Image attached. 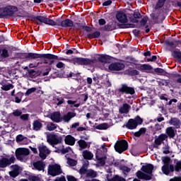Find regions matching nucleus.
I'll use <instances>...</instances> for the list:
<instances>
[{
  "instance_id": "a18cd8bd",
  "label": "nucleus",
  "mask_w": 181,
  "mask_h": 181,
  "mask_svg": "<svg viewBox=\"0 0 181 181\" xmlns=\"http://www.w3.org/2000/svg\"><path fill=\"white\" fill-rule=\"evenodd\" d=\"M139 70H152V66L144 64L139 66Z\"/></svg>"
},
{
  "instance_id": "7ed1b4c3",
  "label": "nucleus",
  "mask_w": 181,
  "mask_h": 181,
  "mask_svg": "<svg viewBox=\"0 0 181 181\" xmlns=\"http://www.w3.org/2000/svg\"><path fill=\"white\" fill-rule=\"evenodd\" d=\"M29 18L33 22H35V21H38L35 22L36 25H42V23H45V25H49V26H61L62 28V25L63 23V21H62V18H60L54 21L43 16H29Z\"/></svg>"
},
{
  "instance_id": "412c9836",
  "label": "nucleus",
  "mask_w": 181,
  "mask_h": 181,
  "mask_svg": "<svg viewBox=\"0 0 181 181\" xmlns=\"http://www.w3.org/2000/svg\"><path fill=\"white\" fill-rule=\"evenodd\" d=\"M153 169H154L153 165L148 163L145 165H143L141 170H142V172H144V173H146L147 175H152V172H153Z\"/></svg>"
},
{
  "instance_id": "7c9ffc66",
  "label": "nucleus",
  "mask_w": 181,
  "mask_h": 181,
  "mask_svg": "<svg viewBox=\"0 0 181 181\" xmlns=\"http://www.w3.org/2000/svg\"><path fill=\"white\" fill-rule=\"evenodd\" d=\"M129 108H131V105L128 103H124L122 107L119 109V112L120 114H128L129 112Z\"/></svg>"
},
{
  "instance_id": "423d86ee",
  "label": "nucleus",
  "mask_w": 181,
  "mask_h": 181,
  "mask_svg": "<svg viewBox=\"0 0 181 181\" xmlns=\"http://www.w3.org/2000/svg\"><path fill=\"white\" fill-rule=\"evenodd\" d=\"M116 93L119 95H124V94L134 95L135 94V88L128 86L127 83H122L120 88L116 90Z\"/></svg>"
},
{
  "instance_id": "0e129e2a",
  "label": "nucleus",
  "mask_w": 181,
  "mask_h": 181,
  "mask_svg": "<svg viewBox=\"0 0 181 181\" xmlns=\"http://www.w3.org/2000/svg\"><path fill=\"white\" fill-rule=\"evenodd\" d=\"M8 175L11 176V177L15 178L17 177V176H19L20 174L18 173L11 170L8 173Z\"/></svg>"
},
{
  "instance_id": "a211bd4d",
  "label": "nucleus",
  "mask_w": 181,
  "mask_h": 181,
  "mask_svg": "<svg viewBox=\"0 0 181 181\" xmlns=\"http://www.w3.org/2000/svg\"><path fill=\"white\" fill-rule=\"evenodd\" d=\"M1 87V88L3 90V91H9V90H12L13 88V84L8 83L6 80H3L0 83Z\"/></svg>"
},
{
  "instance_id": "c85d7f7f",
  "label": "nucleus",
  "mask_w": 181,
  "mask_h": 181,
  "mask_svg": "<svg viewBox=\"0 0 181 181\" xmlns=\"http://www.w3.org/2000/svg\"><path fill=\"white\" fill-rule=\"evenodd\" d=\"M43 127V124L40 122L39 120H35L33 122V131H40L42 128Z\"/></svg>"
},
{
  "instance_id": "338daca9",
  "label": "nucleus",
  "mask_w": 181,
  "mask_h": 181,
  "mask_svg": "<svg viewBox=\"0 0 181 181\" xmlns=\"http://www.w3.org/2000/svg\"><path fill=\"white\" fill-rule=\"evenodd\" d=\"M29 180H30V181H41L40 177H39L38 176H35V175H33V176L30 177Z\"/></svg>"
},
{
  "instance_id": "bf43d9fd",
  "label": "nucleus",
  "mask_w": 181,
  "mask_h": 181,
  "mask_svg": "<svg viewBox=\"0 0 181 181\" xmlns=\"http://www.w3.org/2000/svg\"><path fill=\"white\" fill-rule=\"evenodd\" d=\"M144 175H145V173H143V172L141 171V170H138V171L136 173V177H138V179H140V180L144 179Z\"/></svg>"
},
{
  "instance_id": "4be33fe9",
  "label": "nucleus",
  "mask_w": 181,
  "mask_h": 181,
  "mask_svg": "<svg viewBox=\"0 0 181 181\" xmlns=\"http://www.w3.org/2000/svg\"><path fill=\"white\" fill-rule=\"evenodd\" d=\"M64 138L66 145L73 146L76 144V138L70 134L64 136Z\"/></svg>"
},
{
  "instance_id": "052dcab7",
  "label": "nucleus",
  "mask_w": 181,
  "mask_h": 181,
  "mask_svg": "<svg viewBox=\"0 0 181 181\" xmlns=\"http://www.w3.org/2000/svg\"><path fill=\"white\" fill-rule=\"evenodd\" d=\"M152 176H153V175L151 174V175H148V174H146V173H144V175H143V179L144 180H152Z\"/></svg>"
},
{
  "instance_id": "dca6fc26",
  "label": "nucleus",
  "mask_w": 181,
  "mask_h": 181,
  "mask_svg": "<svg viewBox=\"0 0 181 181\" xmlns=\"http://www.w3.org/2000/svg\"><path fill=\"white\" fill-rule=\"evenodd\" d=\"M166 139H168V135H166V134H161L158 136H155L154 144L157 145V146H160Z\"/></svg>"
},
{
  "instance_id": "4c0bfd02",
  "label": "nucleus",
  "mask_w": 181,
  "mask_h": 181,
  "mask_svg": "<svg viewBox=\"0 0 181 181\" xmlns=\"http://www.w3.org/2000/svg\"><path fill=\"white\" fill-rule=\"evenodd\" d=\"M126 74L127 76H139V71L136 69H133V70H127L126 71Z\"/></svg>"
},
{
  "instance_id": "e2e57ef3",
  "label": "nucleus",
  "mask_w": 181,
  "mask_h": 181,
  "mask_svg": "<svg viewBox=\"0 0 181 181\" xmlns=\"http://www.w3.org/2000/svg\"><path fill=\"white\" fill-rule=\"evenodd\" d=\"M12 114L13 117H21L22 115V110H16Z\"/></svg>"
},
{
  "instance_id": "b1692460",
  "label": "nucleus",
  "mask_w": 181,
  "mask_h": 181,
  "mask_svg": "<svg viewBox=\"0 0 181 181\" xmlns=\"http://www.w3.org/2000/svg\"><path fill=\"white\" fill-rule=\"evenodd\" d=\"M76 115L77 113L74 112H68L67 114L62 117V119L64 122H69L70 119H71V118H74V117H76Z\"/></svg>"
},
{
  "instance_id": "2eb2a0df",
  "label": "nucleus",
  "mask_w": 181,
  "mask_h": 181,
  "mask_svg": "<svg viewBox=\"0 0 181 181\" xmlns=\"http://www.w3.org/2000/svg\"><path fill=\"white\" fill-rule=\"evenodd\" d=\"M33 166L35 170H38V172H45V168H46V164L45 162L42 160H37L36 162L33 163Z\"/></svg>"
},
{
  "instance_id": "72a5a7b5",
  "label": "nucleus",
  "mask_w": 181,
  "mask_h": 181,
  "mask_svg": "<svg viewBox=\"0 0 181 181\" xmlns=\"http://www.w3.org/2000/svg\"><path fill=\"white\" fill-rule=\"evenodd\" d=\"M174 163V172H177V173H179V172H181V160H177V159H175Z\"/></svg>"
},
{
  "instance_id": "9d476101",
  "label": "nucleus",
  "mask_w": 181,
  "mask_h": 181,
  "mask_svg": "<svg viewBox=\"0 0 181 181\" xmlns=\"http://www.w3.org/2000/svg\"><path fill=\"white\" fill-rule=\"evenodd\" d=\"M38 151L39 156L42 160H45L47 158V155H50V150L46 146H40Z\"/></svg>"
},
{
  "instance_id": "0eeeda50",
  "label": "nucleus",
  "mask_w": 181,
  "mask_h": 181,
  "mask_svg": "<svg viewBox=\"0 0 181 181\" xmlns=\"http://www.w3.org/2000/svg\"><path fill=\"white\" fill-rule=\"evenodd\" d=\"M62 167L59 164L49 165L48 166V175L50 176H59L62 173Z\"/></svg>"
},
{
  "instance_id": "de8ad7c7",
  "label": "nucleus",
  "mask_w": 181,
  "mask_h": 181,
  "mask_svg": "<svg viewBox=\"0 0 181 181\" xmlns=\"http://www.w3.org/2000/svg\"><path fill=\"white\" fill-rule=\"evenodd\" d=\"M1 57L4 59H8V57H9V52L6 48H4L1 50Z\"/></svg>"
},
{
  "instance_id": "5fc2aeb1",
  "label": "nucleus",
  "mask_w": 181,
  "mask_h": 181,
  "mask_svg": "<svg viewBox=\"0 0 181 181\" xmlns=\"http://www.w3.org/2000/svg\"><path fill=\"white\" fill-rule=\"evenodd\" d=\"M29 114H21V115L20 116V119H21V121L26 122L29 119Z\"/></svg>"
},
{
  "instance_id": "6ab92c4d",
  "label": "nucleus",
  "mask_w": 181,
  "mask_h": 181,
  "mask_svg": "<svg viewBox=\"0 0 181 181\" xmlns=\"http://www.w3.org/2000/svg\"><path fill=\"white\" fill-rule=\"evenodd\" d=\"M130 21L132 22V23H139V20L138 19H142V15L139 11H135L132 16L129 17Z\"/></svg>"
},
{
  "instance_id": "603ef678",
  "label": "nucleus",
  "mask_w": 181,
  "mask_h": 181,
  "mask_svg": "<svg viewBox=\"0 0 181 181\" xmlns=\"http://www.w3.org/2000/svg\"><path fill=\"white\" fill-rule=\"evenodd\" d=\"M36 90H37L36 88H30L28 89L25 93V97L30 95V94H33V93H35V91H36Z\"/></svg>"
},
{
  "instance_id": "4468645a",
  "label": "nucleus",
  "mask_w": 181,
  "mask_h": 181,
  "mask_svg": "<svg viewBox=\"0 0 181 181\" xmlns=\"http://www.w3.org/2000/svg\"><path fill=\"white\" fill-rule=\"evenodd\" d=\"M161 170L164 175L168 176V175H170V173H173V172H175V166L173 165V164L163 165L161 168Z\"/></svg>"
},
{
  "instance_id": "8fccbe9b",
  "label": "nucleus",
  "mask_w": 181,
  "mask_h": 181,
  "mask_svg": "<svg viewBox=\"0 0 181 181\" xmlns=\"http://www.w3.org/2000/svg\"><path fill=\"white\" fill-rule=\"evenodd\" d=\"M158 86H160V87L165 86V87H168V86H169V82L168 81V80L165 79H163L162 81H158Z\"/></svg>"
},
{
  "instance_id": "c9c22d12",
  "label": "nucleus",
  "mask_w": 181,
  "mask_h": 181,
  "mask_svg": "<svg viewBox=\"0 0 181 181\" xmlns=\"http://www.w3.org/2000/svg\"><path fill=\"white\" fill-rule=\"evenodd\" d=\"M8 163V158H2L1 159H0V168H6V166H9V164Z\"/></svg>"
},
{
  "instance_id": "bb28decb",
  "label": "nucleus",
  "mask_w": 181,
  "mask_h": 181,
  "mask_svg": "<svg viewBox=\"0 0 181 181\" xmlns=\"http://www.w3.org/2000/svg\"><path fill=\"white\" fill-rule=\"evenodd\" d=\"M74 23L70 18H66L62 21V28H73Z\"/></svg>"
},
{
  "instance_id": "774afa93",
  "label": "nucleus",
  "mask_w": 181,
  "mask_h": 181,
  "mask_svg": "<svg viewBox=\"0 0 181 181\" xmlns=\"http://www.w3.org/2000/svg\"><path fill=\"white\" fill-rule=\"evenodd\" d=\"M16 158H15V156H11L9 159L8 158V165H12V163H13L14 162H16Z\"/></svg>"
},
{
  "instance_id": "473e14b6",
  "label": "nucleus",
  "mask_w": 181,
  "mask_h": 181,
  "mask_svg": "<svg viewBox=\"0 0 181 181\" xmlns=\"http://www.w3.org/2000/svg\"><path fill=\"white\" fill-rule=\"evenodd\" d=\"M28 76L31 78H36V77L40 76V71H35V69L28 70Z\"/></svg>"
},
{
  "instance_id": "1a4fd4ad",
  "label": "nucleus",
  "mask_w": 181,
  "mask_h": 181,
  "mask_svg": "<svg viewBox=\"0 0 181 181\" xmlns=\"http://www.w3.org/2000/svg\"><path fill=\"white\" fill-rule=\"evenodd\" d=\"M63 138H64V135L58 136L57 134H51L47 139V142L53 146V145L62 144L63 141Z\"/></svg>"
},
{
  "instance_id": "39448f33",
  "label": "nucleus",
  "mask_w": 181,
  "mask_h": 181,
  "mask_svg": "<svg viewBox=\"0 0 181 181\" xmlns=\"http://www.w3.org/2000/svg\"><path fill=\"white\" fill-rule=\"evenodd\" d=\"M144 119L139 115L136 116L134 119H129L126 124L123 126L126 127L127 129H136L138 125H142Z\"/></svg>"
},
{
  "instance_id": "37998d69",
  "label": "nucleus",
  "mask_w": 181,
  "mask_h": 181,
  "mask_svg": "<svg viewBox=\"0 0 181 181\" xmlns=\"http://www.w3.org/2000/svg\"><path fill=\"white\" fill-rule=\"evenodd\" d=\"M155 73H157V74H159L160 76H165L166 74V71H165L162 68H156L154 69Z\"/></svg>"
},
{
  "instance_id": "a878e982",
  "label": "nucleus",
  "mask_w": 181,
  "mask_h": 181,
  "mask_svg": "<svg viewBox=\"0 0 181 181\" xmlns=\"http://www.w3.org/2000/svg\"><path fill=\"white\" fill-rule=\"evenodd\" d=\"M115 29H117V26L114 23H109L102 28V30H104V32H111L112 30H115Z\"/></svg>"
},
{
  "instance_id": "49530a36",
  "label": "nucleus",
  "mask_w": 181,
  "mask_h": 181,
  "mask_svg": "<svg viewBox=\"0 0 181 181\" xmlns=\"http://www.w3.org/2000/svg\"><path fill=\"white\" fill-rule=\"evenodd\" d=\"M67 163H68V165H69V166H76L77 165V160H76L71 158H68Z\"/></svg>"
},
{
  "instance_id": "09e8293b",
  "label": "nucleus",
  "mask_w": 181,
  "mask_h": 181,
  "mask_svg": "<svg viewBox=\"0 0 181 181\" xmlns=\"http://www.w3.org/2000/svg\"><path fill=\"white\" fill-rule=\"evenodd\" d=\"M11 168L13 172H16V173H18V174L21 173H20L21 167H20L19 165H16H16H12L11 166Z\"/></svg>"
},
{
  "instance_id": "f704fd0d",
  "label": "nucleus",
  "mask_w": 181,
  "mask_h": 181,
  "mask_svg": "<svg viewBox=\"0 0 181 181\" xmlns=\"http://www.w3.org/2000/svg\"><path fill=\"white\" fill-rule=\"evenodd\" d=\"M23 95H24V94L22 92L17 93L16 94V95L14 96L15 97V103H16L17 104L21 103Z\"/></svg>"
},
{
  "instance_id": "3c124183",
  "label": "nucleus",
  "mask_w": 181,
  "mask_h": 181,
  "mask_svg": "<svg viewBox=\"0 0 181 181\" xmlns=\"http://www.w3.org/2000/svg\"><path fill=\"white\" fill-rule=\"evenodd\" d=\"M148 19H149V18L146 16H144L141 20L140 21V24L141 26H145L146 25V23H148Z\"/></svg>"
},
{
  "instance_id": "69168bd1",
  "label": "nucleus",
  "mask_w": 181,
  "mask_h": 181,
  "mask_svg": "<svg viewBox=\"0 0 181 181\" xmlns=\"http://www.w3.org/2000/svg\"><path fill=\"white\" fill-rule=\"evenodd\" d=\"M120 29H129L131 28V24H120L119 25Z\"/></svg>"
},
{
  "instance_id": "f257e3e1",
  "label": "nucleus",
  "mask_w": 181,
  "mask_h": 181,
  "mask_svg": "<svg viewBox=\"0 0 181 181\" xmlns=\"http://www.w3.org/2000/svg\"><path fill=\"white\" fill-rule=\"evenodd\" d=\"M64 61L69 62V63H73V64H78V66H92V64L97 63V62H99V63H110L111 57L109 55L100 54L93 59L83 57H75L71 59L64 58Z\"/></svg>"
},
{
  "instance_id": "f3484780",
  "label": "nucleus",
  "mask_w": 181,
  "mask_h": 181,
  "mask_svg": "<svg viewBox=\"0 0 181 181\" xmlns=\"http://www.w3.org/2000/svg\"><path fill=\"white\" fill-rule=\"evenodd\" d=\"M116 18L118 22L120 23H128V17H127V14L122 11H118L116 14Z\"/></svg>"
},
{
  "instance_id": "5701e85b",
  "label": "nucleus",
  "mask_w": 181,
  "mask_h": 181,
  "mask_svg": "<svg viewBox=\"0 0 181 181\" xmlns=\"http://www.w3.org/2000/svg\"><path fill=\"white\" fill-rule=\"evenodd\" d=\"M169 124L170 125H173L176 129H179L180 128V119L177 117H171L170 121H169Z\"/></svg>"
},
{
  "instance_id": "ddd939ff",
  "label": "nucleus",
  "mask_w": 181,
  "mask_h": 181,
  "mask_svg": "<svg viewBox=\"0 0 181 181\" xmlns=\"http://www.w3.org/2000/svg\"><path fill=\"white\" fill-rule=\"evenodd\" d=\"M29 150L25 148H20L16 150V157L17 159H22V156H28Z\"/></svg>"
},
{
  "instance_id": "c03bdc74",
  "label": "nucleus",
  "mask_w": 181,
  "mask_h": 181,
  "mask_svg": "<svg viewBox=\"0 0 181 181\" xmlns=\"http://www.w3.org/2000/svg\"><path fill=\"white\" fill-rule=\"evenodd\" d=\"M97 160H98L101 166H105V157L100 158L98 155L95 156Z\"/></svg>"
},
{
  "instance_id": "a19ab883",
  "label": "nucleus",
  "mask_w": 181,
  "mask_h": 181,
  "mask_svg": "<svg viewBox=\"0 0 181 181\" xmlns=\"http://www.w3.org/2000/svg\"><path fill=\"white\" fill-rule=\"evenodd\" d=\"M171 159L170 157L169 156H164L162 159V162L163 163V166H166L168 165H170V162H171Z\"/></svg>"
},
{
  "instance_id": "cd10ccee",
  "label": "nucleus",
  "mask_w": 181,
  "mask_h": 181,
  "mask_svg": "<svg viewBox=\"0 0 181 181\" xmlns=\"http://www.w3.org/2000/svg\"><path fill=\"white\" fill-rule=\"evenodd\" d=\"M82 156L83 159H86V160H91V159L94 158V154L88 150H84L82 153Z\"/></svg>"
},
{
  "instance_id": "13d9d810",
  "label": "nucleus",
  "mask_w": 181,
  "mask_h": 181,
  "mask_svg": "<svg viewBox=\"0 0 181 181\" xmlns=\"http://www.w3.org/2000/svg\"><path fill=\"white\" fill-rule=\"evenodd\" d=\"M25 139H27V138L24 137L22 134H18L16 136V142H22L23 141H25Z\"/></svg>"
},
{
  "instance_id": "e433bc0d",
  "label": "nucleus",
  "mask_w": 181,
  "mask_h": 181,
  "mask_svg": "<svg viewBox=\"0 0 181 181\" xmlns=\"http://www.w3.org/2000/svg\"><path fill=\"white\" fill-rule=\"evenodd\" d=\"M165 2H166V0H158L155 6L156 11H157V9H160V8H163Z\"/></svg>"
},
{
  "instance_id": "2f4dec72",
  "label": "nucleus",
  "mask_w": 181,
  "mask_h": 181,
  "mask_svg": "<svg viewBox=\"0 0 181 181\" xmlns=\"http://www.w3.org/2000/svg\"><path fill=\"white\" fill-rule=\"evenodd\" d=\"M132 134H133L134 136L136 138H139L141 135H145V134H146V128L141 127L138 132H132Z\"/></svg>"
},
{
  "instance_id": "9b49d317",
  "label": "nucleus",
  "mask_w": 181,
  "mask_h": 181,
  "mask_svg": "<svg viewBox=\"0 0 181 181\" xmlns=\"http://www.w3.org/2000/svg\"><path fill=\"white\" fill-rule=\"evenodd\" d=\"M108 69L110 71H121L122 69H125V65L119 62H114L108 66Z\"/></svg>"
},
{
  "instance_id": "4d7b16f0",
  "label": "nucleus",
  "mask_w": 181,
  "mask_h": 181,
  "mask_svg": "<svg viewBox=\"0 0 181 181\" xmlns=\"http://www.w3.org/2000/svg\"><path fill=\"white\" fill-rule=\"evenodd\" d=\"M97 129H107L108 124L106 123L100 124L98 125Z\"/></svg>"
},
{
  "instance_id": "aec40b11",
  "label": "nucleus",
  "mask_w": 181,
  "mask_h": 181,
  "mask_svg": "<svg viewBox=\"0 0 181 181\" xmlns=\"http://www.w3.org/2000/svg\"><path fill=\"white\" fill-rule=\"evenodd\" d=\"M50 119L52 121H54V122H62L63 121V117H62V114H60V112H54L52 113L50 116Z\"/></svg>"
},
{
  "instance_id": "393cba45",
  "label": "nucleus",
  "mask_w": 181,
  "mask_h": 181,
  "mask_svg": "<svg viewBox=\"0 0 181 181\" xmlns=\"http://www.w3.org/2000/svg\"><path fill=\"white\" fill-rule=\"evenodd\" d=\"M165 134L168 137L170 138V139H173L175 136H176V133L175 132V128L173 127H167L165 129Z\"/></svg>"
},
{
  "instance_id": "680f3d73",
  "label": "nucleus",
  "mask_w": 181,
  "mask_h": 181,
  "mask_svg": "<svg viewBox=\"0 0 181 181\" xmlns=\"http://www.w3.org/2000/svg\"><path fill=\"white\" fill-rule=\"evenodd\" d=\"M88 172V170L84 168V167H81L79 170L80 175H86V176H87Z\"/></svg>"
},
{
  "instance_id": "6e6552de",
  "label": "nucleus",
  "mask_w": 181,
  "mask_h": 181,
  "mask_svg": "<svg viewBox=\"0 0 181 181\" xmlns=\"http://www.w3.org/2000/svg\"><path fill=\"white\" fill-rule=\"evenodd\" d=\"M128 149V141L127 140L117 141L115 144V150L118 153H122Z\"/></svg>"
},
{
  "instance_id": "864d4df0",
  "label": "nucleus",
  "mask_w": 181,
  "mask_h": 181,
  "mask_svg": "<svg viewBox=\"0 0 181 181\" xmlns=\"http://www.w3.org/2000/svg\"><path fill=\"white\" fill-rule=\"evenodd\" d=\"M119 169L120 170H122V172H126L127 173H129L131 172V168L127 165H120Z\"/></svg>"
},
{
  "instance_id": "6e6d98bb",
  "label": "nucleus",
  "mask_w": 181,
  "mask_h": 181,
  "mask_svg": "<svg viewBox=\"0 0 181 181\" xmlns=\"http://www.w3.org/2000/svg\"><path fill=\"white\" fill-rule=\"evenodd\" d=\"M47 128L48 131H54V129H56L57 127L56 126V124L51 123L50 124H47Z\"/></svg>"
},
{
  "instance_id": "ea45409f",
  "label": "nucleus",
  "mask_w": 181,
  "mask_h": 181,
  "mask_svg": "<svg viewBox=\"0 0 181 181\" xmlns=\"http://www.w3.org/2000/svg\"><path fill=\"white\" fill-rule=\"evenodd\" d=\"M78 144L79 145V147L81 149H86V148H87V146H88V144H87V141H85L83 139H81V140L78 141Z\"/></svg>"
},
{
  "instance_id": "79ce46f5",
  "label": "nucleus",
  "mask_w": 181,
  "mask_h": 181,
  "mask_svg": "<svg viewBox=\"0 0 181 181\" xmlns=\"http://www.w3.org/2000/svg\"><path fill=\"white\" fill-rule=\"evenodd\" d=\"M69 151H71V147L70 146H68L66 148H63L62 149H58V150H56L55 152H57L58 153H59L60 152L63 154V155H65V153H67L69 152Z\"/></svg>"
},
{
  "instance_id": "58836bf2",
  "label": "nucleus",
  "mask_w": 181,
  "mask_h": 181,
  "mask_svg": "<svg viewBox=\"0 0 181 181\" xmlns=\"http://www.w3.org/2000/svg\"><path fill=\"white\" fill-rule=\"evenodd\" d=\"M86 177H97V172L91 169L88 170V173H86Z\"/></svg>"
},
{
  "instance_id": "20e7f679",
  "label": "nucleus",
  "mask_w": 181,
  "mask_h": 181,
  "mask_svg": "<svg viewBox=\"0 0 181 181\" xmlns=\"http://www.w3.org/2000/svg\"><path fill=\"white\" fill-rule=\"evenodd\" d=\"M18 9L16 6H7L4 8H0V19L5 18L8 19L13 17L15 12H18Z\"/></svg>"
},
{
  "instance_id": "c756f323",
  "label": "nucleus",
  "mask_w": 181,
  "mask_h": 181,
  "mask_svg": "<svg viewBox=\"0 0 181 181\" xmlns=\"http://www.w3.org/2000/svg\"><path fill=\"white\" fill-rule=\"evenodd\" d=\"M101 36V33L100 31H95L93 33H88L86 37L90 40L98 39Z\"/></svg>"
},
{
  "instance_id": "f8f14e48",
  "label": "nucleus",
  "mask_w": 181,
  "mask_h": 181,
  "mask_svg": "<svg viewBox=\"0 0 181 181\" xmlns=\"http://www.w3.org/2000/svg\"><path fill=\"white\" fill-rule=\"evenodd\" d=\"M41 61L39 62V61ZM49 60V59H39L38 62L35 63V64H33V63L29 64V67L30 69H33L34 67H37V66H40V64H49V66H52V64H53V63H54V60L53 59H49L50 61H47Z\"/></svg>"
},
{
  "instance_id": "f03ea898",
  "label": "nucleus",
  "mask_w": 181,
  "mask_h": 181,
  "mask_svg": "<svg viewBox=\"0 0 181 181\" xmlns=\"http://www.w3.org/2000/svg\"><path fill=\"white\" fill-rule=\"evenodd\" d=\"M17 57L23 60H42V59H48L49 60H65L63 57H59L53 54H38L34 52H18Z\"/></svg>"
}]
</instances>
